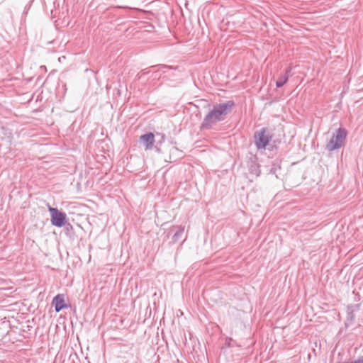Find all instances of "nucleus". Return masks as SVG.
Segmentation results:
<instances>
[{
	"mask_svg": "<svg viewBox=\"0 0 363 363\" xmlns=\"http://www.w3.org/2000/svg\"><path fill=\"white\" fill-rule=\"evenodd\" d=\"M157 136L160 138V140L157 141V143L162 144V143H164V139H165L164 135L161 134V133H157Z\"/></svg>",
	"mask_w": 363,
	"mask_h": 363,
	"instance_id": "19",
	"label": "nucleus"
},
{
	"mask_svg": "<svg viewBox=\"0 0 363 363\" xmlns=\"http://www.w3.org/2000/svg\"><path fill=\"white\" fill-rule=\"evenodd\" d=\"M65 232L68 237L72 238L74 235L73 226L70 223H66L65 225Z\"/></svg>",
	"mask_w": 363,
	"mask_h": 363,
	"instance_id": "11",
	"label": "nucleus"
},
{
	"mask_svg": "<svg viewBox=\"0 0 363 363\" xmlns=\"http://www.w3.org/2000/svg\"><path fill=\"white\" fill-rule=\"evenodd\" d=\"M155 148H156V150H157V152H160V151L159 147H155Z\"/></svg>",
	"mask_w": 363,
	"mask_h": 363,
	"instance_id": "22",
	"label": "nucleus"
},
{
	"mask_svg": "<svg viewBox=\"0 0 363 363\" xmlns=\"http://www.w3.org/2000/svg\"><path fill=\"white\" fill-rule=\"evenodd\" d=\"M12 333H13L12 331L8 332L7 335H10Z\"/></svg>",
	"mask_w": 363,
	"mask_h": 363,
	"instance_id": "23",
	"label": "nucleus"
},
{
	"mask_svg": "<svg viewBox=\"0 0 363 363\" xmlns=\"http://www.w3.org/2000/svg\"><path fill=\"white\" fill-rule=\"evenodd\" d=\"M291 70V67H288L286 68L284 73L278 77L276 82V86L277 88L282 87L288 82Z\"/></svg>",
	"mask_w": 363,
	"mask_h": 363,
	"instance_id": "8",
	"label": "nucleus"
},
{
	"mask_svg": "<svg viewBox=\"0 0 363 363\" xmlns=\"http://www.w3.org/2000/svg\"><path fill=\"white\" fill-rule=\"evenodd\" d=\"M65 294H58L52 298V306L55 308L56 313L69 308V306L65 303Z\"/></svg>",
	"mask_w": 363,
	"mask_h": 363,
	"instance_id": "5",
	"label": "nucleus"
},
{
	"mask_svg": "<svg viewBox=\"0 0 363 363\" xmlns=\"http://www.w3.org/2000/svg\"><path fill=\"white\" fill-rule=\"evenodd\" d=\"M233 340L231 337H226L224 343L225 347H233V345L232 344V342Z\"/></svg>",
	"mask_w": 363,
	"mask_h": 363,
	"instance_id": "13",
	"label": "nucleus"
},
{
	"mask_svg": "<svg viewBox=\"0 0 363 363\" xmlns=\"http://www.w3.org/2000/svg\"><path fill=\"white\" fill-rule=\"evenodd\" d=\"M337 363H363V357H362L354 361H352V362H338Z\"/></svg>",
	"mask_w": 363,
	"mask_h": 363,
	"instance_id": "18",
	"label": "nucleus"
},
{
	"mask_svg": "<svg viewBox=\"0 0 363 363\" xmlns=\"http://www.w3.org/2000/svg\"><path fill=\"white\" fill-rule=\"evenodd\" d=\"M162 68H169L168 66H166V65H161Z\"/></svg>",
	"mask_w": 363,
	"mask_h": 363,
	"instance_id": "21",
	"label": "nucleus"
},
{
	"mask_svg": "<svg viewBox=\"0 0 363 363\" xmlns=\"http://www.w3.org/2000/svg\"><path fill=\"white\" fill-rule=\"evenodd\" d=\"M9 326V323L8 321H2L1 320H0V329H6L8 328Z\"/></svg>",
	"mask_w": 363,
	"mask_h": 363,
	"instance_id": "17",
	"label": "nucleus"
},
{
	"mask_svg": "<svg viewBox=\"0 0 363 363\" xmlns=\"http://www.w3.org/2000/svg\"><path fill=\"white\" fill-rule=\"evenodd\" d=\"M248 169L251 174H253L257 177L260 175V166L257 163L256 158L250 161L248 163Z\"/></svg>",
	"mask_w": 363,
	"mask_h": 363,
	"instance_id": "9",
	"label": "nucleus"
},
{
	"mask_svg": "<svg viewBox=\"0 0 363 363\" xmlns=\"http://www.w3.org/2000/svg\"><path fill=\"white\" fill-rule=\"evenodd\" d=\"M158 71L155 72L153 74H155L156 76L157 75Z\"/></svg>",
	"mask_w": 363,
	"mask_h": 363,
	"instance_id": "24",
	"label": "nucleus"
},
{
	"mask_svg": "<svg viewBox=\"0 0 363 363\" xmlns=\"http://www.w3.org/2000/svg\"><path fill=\"white\" fill-rule=\"evenodd\" d=\"M150 72H145V70L141 71L138 75L136 76V78L138 80L142 79L145 75L148 74Z\"/></svg>",
	"mask_w": 363,
	"mask_h": 363,
	"instance_id": "15",
	"label": "nucleus"
},
{
	"mask_svg": "<svg viewBox=\"0 0 363 363\" xmlns=\"http://www.w3.org/2000/svg\"><path fill=\"white\" fill-rule=\"evenodd\" d=\"M347 135L346 128L340 127L332 135L330 140L326 144L325 149L330 152L340 149L344 145Z\"/></svg>",
	"mask_w": 363,
	"mask_h": 363,
	"instance_id": "2",
	"label": "nucleus"
},
{
	"mask_svg": "<svg viewBox=\"0 0 363 363\" xmlns=\"http://www.w3.org/2000/svg\"><path fill=\"white\" fill-rule=\"evenodd\" d=\"M360 303L354 304V305H349L347 306V308L349 310H352L353 312L359 311L360 308Z\"/></svg>",
	"mask_w": 363,
	"mask_h": 363,
	"instance_id": "14",
	"label": "nucleus"
},
{
	"mask_svg": "<svg viewBox=\"0 0 363 363\" xmlns=\"http://www.w3.org/2000/svg\"><path fill=\"white\" fill-rule=\"evenodd\" d=\"M255 145L258 150L265 149L272 139V134L266 128H262L254 134Z\"/></svg>",
	"mask_w": 363,
	"mask_h": 363,
	"instance_id": "3",
	"label": "nucleus"
},
{
	"mask_svg": "<svg viewBox=\"0 0 363 363\" xmlns=\"http://www.w3.org/2000/svg\"><path fill=\"white\" fill-rule=\"evenodd\" d=\"M280 169L281 167L279 164H274L270 169V173L275 174L277 171Z\"/></svg>",
	"mask_w": 363,
	"mask_h": 363,
	"instance_id": "16",
	"label": "nucleus"
},
{
	"mask_svg": "<svg viewBox=\"0 0 363 363\" xmlns=\"http://www.w3.org/2000/svg\"><path fill=\"white\" fill-rule=\"evenodd\" d=\"M48 211L50 214V220L52 225L57 228L65 225L67 223V215L65 212L50 206H48Z\"/></svg>",
	"mask_w": 363,
	"mask_h": 363,
	"instance_id": "4",
	"label": "nucleus"
},
{
	"mask_svg": "<svg viewBox=\"0 0 363 363\" xmlns=\"http://www.w3.org/2000/svg\"><path fill=\"white\" fill-rule=\"evenodd\" d=\"M123 8V6H117V7H110L107 9L106 12L107 13L110 14L112 13L113 11H116L118 9ZM124 9H130V10H138V9L133 8V7H128V6H124Z\"/></svg>",
	"mask_w": 363,
	"mask_h": 363,
	"instance_id": "12",
	"label": "nucleus"
},
{
	"mask_svg": "<svg viewBox=\"0 0 363 363\" xmlns=\"http://www.w3.org/2000/svg\"><path fill=\"white\" fill-rule=\"evenodd\" d=\"M235 105V102L232 100L213 105L201 123L200 130H211L216 123L225 121Z\"/></svg>",
	"mask_w": 363,
	"mask_h": 363,
	"instance_id": "1",
	"label": "nucleus"
},
{
	"mask_svg": "<svg viewBox=\"0 0 363 363\" xmlns=\"http://www.w3.org/2000/svg\"><path fill=\"white\" fill-rule=\"evenodd\" d=\"M354 300H355L356 301H359L360 300V296H359V294L358 293H357V294H355Z\"/></svg>",
	"mask_w": 363,
	"mask_h": 363,
	"instance_id": "20",
	"label": "nucleus"
},
{
	"mask_svg": "<svg viewBox=\"0 0 363 363\" xmlns=\"http://www.w3.org/2000/svg\"><path fill=\"white\" fill-rule=\"evenodd\" d=\"M354 319H355L354 312H353L352 310H349L347 308V321L345 323V327L347 328L349 325L353 324L354 322Z\"/></svg>",
	"mask_w": 363,
	"mask_h": 363,
	"instance_id": "10",
	"label": "nucleus"
},
{
	"mask_svg": "<svg viewBox=\"0 0 363 363\" xmlns=\"http://www.w3.org/2000/svg\"><path fill=\"white\" fill-rule=\"evenodd\" d=\"M140 141L145 146L146 150H151L155 143V135L151 133H147L142 135L140 138Z\"/></svg>",
	"mask_w": 363,
	"mask_h": 363,
	"instance_id": "6",
	"label": "nucleus"
},
{
	"mask_svg": "<svg viewBox=\"0 0 363 363\" xmlns=\"http://www.w3.org/2000/svg\"><path fill=\"white\" fill-rule=\"evenodd\" d=\"M170 233H173L172 237V242H177L179 241L182 238V235L184 233V226H182V225L173 226L170 229Z\"/></svg>",
	"mask_w": 363,
	"mask_h": 363,
	"instance_id": "7",
	"label": "nucleus"
}]
</instances>
